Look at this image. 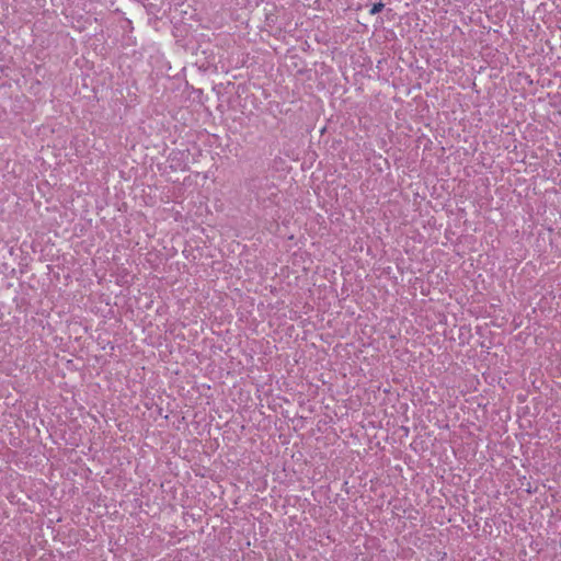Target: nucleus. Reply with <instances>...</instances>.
Listing matches in <instances>:
<instances>
[{
  "label": "nucleus",
  "mask_w": 561,
  "mask_h": 561,
  "mask_svg": "<svg viewBox=\"0 0 561 561\" xmlns=\"http://www.w3.org/2000/svg\"><path fill=\"white\" fill-rule=\"evenodd\" d=\"M383 7L385 5L382 2L375 3V4H373L371 9L369 10V13L371 15L377 14L383 9Z\"/></svg>",
  "instance_id": "f257e3e1"
}]
</instances>
